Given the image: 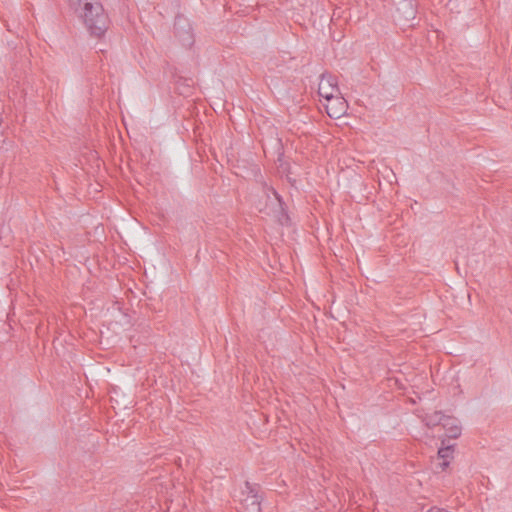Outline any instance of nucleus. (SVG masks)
<instances>
[{
	"mask_svg": "<svg viewBox=\"0 0 512 512\" xmlns=\"http://www.w3.org/2000/svg\"><path fill=\"white\" fill-rule=\"evenodd\" d=\"M443 428L446 430V436L451 439H456L461 434V428L457 424V420L453 417L446 416L443 422Z\"/></svg>",
	"mask_w": 512,
	"mask_h": 512,
	"instance_id": "6e6552de",
	"label": "nucleus"
},
{
	"mask_svg": "<svg viewBox=\"0 0 512 512\" xmlns=\"http://www.w3.org/2000/svg\"><path fill=\"white\" fill-rule=\"evenodd\" d=\"M175 33L184 46H191L194 42L191 27L187 20L181 16L176 17L174 23Z\"/></svg>",
	"mask_w": 512,
	"mask_h": 512,
	"instance_id": "20e7f679",
	"label": "nucleus"
},
{
	"mask_svg": "<svg viewBox=\"0 0 512 512\" xmlns=\"http://www.w3.org/2000/svg\"><path fill=\"white\" fill-rule=\"evenodd\" d=\"M266 204L261 212H264L268 216H272L281 225H285L289 222L288 214L284 208V203L279 194L272 187L265 186Z\"/></svg>",
	"mask_w": 512,
	"mask_h": 512,
	"instance_id": "f03ea898",
	"label": "nucleus"
},
{
	"mask_svg": "<svg viewBox=\"0 0 512 512\" xmlns=\"http://www.w3.org/2000/svg\"><path fill=\"white\" fill-rule=\"evenodd\" d=\"M446 419V415L442 414L441 411H435L431 414H426L423 418V422L429 428L441 425L443 427V422Z\"/></svg>",
	"mask_w": 512,
	"mask_h": 512,
	"instance_id": "1a4fd4ad",
	"label": "nucleus"
},
{
	"mask_svg": "<svg viewBox=\"0 0 512 512\" xmlns=\"http://www.w3.org/2000/svg\"><path fill=\"white\" fill-rule=\"evenodd\" d=\"M453 447H454L453 445H446V446L439 448L438 453H437L438 460L450 461L453 458V453H454Z\"/></svg>",
	"mask_w": 512,
	"mask_h": 512,
	"instance_id": "9d476101",
	"label": "nucleus"
},
{
	"mask_svg": "<svg viewBox=\"0 0 512 512\" xmlns=\"http://www.w3.org/2000/svg\"><path fill=\"white\" fill-rule=\"evenodd\" d=\"M416 16L414 0H402L396 9V19L400 22L412 21Z\"/></svg>",
	"mask_w": 512,
	"mask_h": 512,
	"instance_id": "423d86ee",
	"label": "nucleus"
},
{
	"mask_svg": "<svg viewBox=\"0 0 512 512\" xmlns=\"http://www.w3.org/2000/svg\"><path fill=\"white\" fill-rule=\"evenodd\" d=\"M245 487L247 495L241 502L244 512H261L260 497L257 492L248 481L245 482Z\"/></svg>",
	"mask_w": 512,
	"mask_h": 512,
	"instance_id": "39448f33",
	"label": "nucleus"
},
{
	"mask_svg": "<svg viewBox=\"0 0 512 512\" xmlns=\"http://www.w3.org/2000/svg\"><path fill=\"white\" fill-rule=\"evenodd\" d=\"M318 94L328 102L332 101L335 96L340 94L336 77L327 73L322 74L318 86Z\"/></svg>",
	"mask_w": 512,
	"mask_h": 512,
	"instance_id": "7ed1b4c3",
	"label": "nucleus"
},
{
	"mask_svg": "<svg viewBox=\"0 0 512 512\" xmlns=\"http://www.w3.org/2000/svg\"><path fill=\"white\" fill-rule=\"evenodd\" d=\"M69 3L92 36L100 38L105 34L110 21L100 0H69Z\"/></svg>",
	"mask_w": 512,
	"mask_h": 512,
	"instance_id": "f257e3e1",
	"label": "nucleus"
},
{
	"mask_svg": "<svg viewBox=\"0 0 512 512\" xmlns=\"http://www.w3.org/2000/svg\"><path fill=\"white\" fill-rule=\"evenodd\" d=\"M428 512H444L443 510L441 509H437L436 511H434L433 509L429 510Z\"/></svg>",
	"mask_w": 512,
	"mask_h": 512,
	"instance_id": "f8f14e48",
	"label": "nucleus"
},
{
	"mask_svg": "<svg viewBox=\"0 0 512 512\" xmlns=\"http://www.w3.org/2000/svg\"><path fill=\"white\" fill-rule=\"evenodd\" d=\"M346 102L338 95L326 105V112L331 118L338 119L345 113Z\"/></svg>",
	"mask_w": 512,
	"mask_h": 512,
	"instance_id": "0eeeda50",
	"label": "nucleus"
},
{
	"mask_svg": "<svg viewBox=\"0 0 512 512\" xmlns=\"http://www.w3.org/2000/svg\"><path fill=\"white\" fill-rule=\"evenodd\" d=\"M449 464H450V461L439 460V462L435 465V471L443 472L448 468Z\"/></svg>",
	"mask_w": 512,
	"mask_h": 512,
	"instance_id": "9b49d317",
	"label": "nucleus"
}]
</instances>
